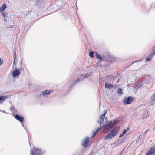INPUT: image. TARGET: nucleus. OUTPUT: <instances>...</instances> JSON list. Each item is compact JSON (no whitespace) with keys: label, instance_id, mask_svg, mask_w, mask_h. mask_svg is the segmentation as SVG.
<instances>
[{"label":"nucleus","instance_id":"obj_23","mask_svg":"<svg viewBox=\"0 0 155 155\" xmlns=\"http://www.w3.org/2000/svg\"><path fill=\"white\" fill-rule=\"evenodd\" d=\"M152 57H152V55H151V54L150 57L146 59L145 60L147 61H150L151 60Z\"/></svg>","mask_w":155,"mask_h":155},{"label":"nucleus","instance_id":"obj_36","mask_svg":"<svg viewBox=\"0 0 155 155\" xmlns=\"http://www.w3.org/2000/svg\"><path fill=\"white\" fill-rule=\"evenodd\" d=\"M147 131H148V130H146V131L145 132V133H144V134H146V133H147Z\"/></svg>","mask_w":155,"mask_h":155},{"label":"nucleus","instance_id":"obj_20","mask_svg":"<svg viewBox=\"0 0 155 155\" xmlns=\"http://www.w3.org/2000/svg\"><path fill=\"white\" fill-rule=\"evenodd\" d=\"M127 132V130L126 129H124L122 133L120 134L119 136V138H121L123 136L124 134H125Z\"/></svg>","mask_w":155,"mask_h":155},{"label":"nucleus","instance_id":"obj_14","mask_svg":"<svg viewBox=\"0 0 155 155\" xmlns=\"http://www.w3.org/2000/svg\"><path fill=\"white\" fill-rule=\"evenodd\" d=\"M102 128V127H101L98 128L96 130V131H94L93 132V136L92 137H94L95 136L96 134Z\"/></svg>","mask_w":155,"mask_h":155},{"label":"nucleus","instance_id":"obj_10","mask_svg":"<svg viewBox=\"0 0 155 155\" xmlns=\"http://www.w3.org/2000/svg\"><path fill=\"white\" fill-rule=\"evenodd\" d=\"M150 114V113L148 111H146L143 113L141 116V117L142 119L146 118Z\"/></svg>","mask_w":155,"mask_h":155},{"label":"nucleus","instance_id":"obj_18","mask_svg":"<svg viewBox=\"0 0 155 155\" xmlns=\"http://www.w3.org/2000/svg\"><path fill=\"white\" fill-rule=\"evenodd\" d=\"M6 5L4 4H3L2 6L0 8V11L1 12H3L4 10L6 9Z\"/></svg>","mask_w":155,"mask_h":155},{"label":"nucleus","instance_id":"obj_29","mask_svg":"<svg viewBox=\"0 0 155 155\" xmlns=\"http://www.w3.org/2000/svg\"><path fill=\"white\" fill-rule=\"evenodd\" d=\"M141 85L140 84V83H139L137 84V85L136 86V87L137 88V89H139V88H140V87H141Z\"/></svg>","mask_w":155,"mask_h":155},{"label":"nucleus","instance_id":"obj_37","mask_svg":"<svg viewBox=\"0 0 155 155\" xmlns=\"http://www.w3.org/2000/svg\"><path fill=\"white\" fill-rule=\"evenodd\" d=\"M122 152H123V151H122V152L121 153L119 154V155H121L122 154Z\"/></svg>","mask_w":155,"mask_h":155},{"label":"nucleus","instance_id":"obj_1","mask_svg":"<svg viewBox=\"0 0 155 155\" xmlns=\"http://www.w3.org/2000/svg\"><path fill=\"white\" fill-rule=\"evenodd\" d=\"M118 131V129L117 128L115 127L105 137L104 139L108 140V139H112L116 135Z\"/></svg>","mask_w":155,"mask_h":155},{"label":"nucleus","instance_id":"obj_31","mask_svg":"<svg viewBox=\"0 0 155 155\" xmlns=\"http://www.w3.org/2000/svg\"><path fill=\"white\" fill-rule=\"evenodd\" d=\"M101 61H98L97 63V66H98L99 65H101V64H100V62H101Z\"/></svg>","mask_w":155,"mask_h":155},{"label":"nucleus","instance_id":"obj_13","mask_svg":"<svg viewBox=\"0 0 155 155\" xmlns=\"http://www.w3.org/2000/svg\"><path fill=\"white\" fill-rule=\"evenodd\" d=\"M91 74H85V75H84V76H82V75L81 76V77L80 78V79H81L82 80H83L84 78H88L90 76H91Z\"/></svg>","mask_w":155,"mask_h":155},{"label":"nucleus","instance_id":"obj_12","mask_svg":"<svg viewBox=\"0 0 155 155\" xmlns=\"http://www.w3.org/2000/svg\"><path fill=\"white\" fill-rule=\"evenodd\" d=\"M6 98L7 97L6 96H0V104L3 103Z\"/></svg>","mask_w":155,"mask_h":155},{"label":"nucleus","instance_id":"obj_27","mask_svg":"<svg viewBox=\"0 0 155 155\" xmlns=\"http://www.w3.org/2000/svg\"><path fill=\"white\" fill-rule=\"evenodd\" d=\"M139 60H137V61H133V62H132L130 64H129V65H128L127 67H128L130 66L131 65L133 64L134 63H135V62H138V61H139Z\"/></svg>","mask_w":155,"mask_h":155},{"label":"nucleus","instance_id":"obj_32","mask_svg":"<svg viewBox=\"0 0 155 155\" xmlns=\"http://www.w3.org/2000/svg\"><path fill=\"white\" fill-rule=\"evenodd\" d=\"M2 15L5 18V13L2 12Z\"/></svg>","mask_w":155,"mask_h":155},{"label":"nucleus","instance_id":"obj_5","mask_svg":"<svg viewBox=\"0 0 155 155\" xmlns=\"http://www.w3.org/2000/svg\"><path fill=\"white\" fill-rule=\"evenodd\" d=\"M146 153L147 155H155V147L150 148Z\"/></svg>","mask_w":155,"mask_h":155},{"label":"nucleus","instance_id":"obj_7","mask_svg":"<svg viewBox=\"0 0 155 155\" xmlns=\"http://www.w3.org/2000/svg\"><path fill=\"white\" fill-rule=\"evenodd\" d=\"M107 112V111L104 110V113L100 117V120L98 122V123L100 124V125H101V124L103 122L105 118V115L106 114Z\"/></svg>","mask_w":155,"mask_h":155},{"label":"nucleus","instance_id":"obj_6","mask_svg":"<svg viewBox=\"0 0 155 155\" xmlns=\"http://www.w3.org/2000/svg\"><path fill=\"white\" fill-rule=\"evenodd\" d=\"M149 101L151 106L155 104V93L150 98Z\"/></svg>","mask_w":155,"mask_h":155},{"label":"nucleus","instance_id":"obj_26","mask_svg":"<svg viewBox=\"0 0 155 155\" xmlns=\"http://www.w3.org/2000/svg\"><path fill=\"white\" fill-rule=\"evenodd\" d=\"M80 81V79L79 78H77V79L76 80V81L72 84V86L73 85H75L76 84V83L77 82H78Z\"/></svg>","mask_w":155,"mask_h":155},{"label":"nucleus","instance_id":"obj_35","mask_svg":"<svg viewBox=\"0 0 155 155\" xmlns=\"http://www.w3.org/2000/svg\"><path fill=\"white\" fill-rule=\"evenodd\" d=\"M153 131L155 132V127L153 128Z\"/></svg>","mask_w":155,"mask_h":155},{"label":"nucleus","instance_id":"obj_17","mask_svg":"<svg viewBox=\"0 0 155 155\" xmlns=\"http://www.w3.org/2000/svg\"><path fill=\"white\" fill-rule=\"evenodd\" d=\"M95 53L96 58L98 59H99L100 61H102V59L101 56L97 52H96Z\"/></svg>","mask_w":155,"mask_h":155},{"label":"nucleus","instance_id":"obj_19","mask_svg":"<svg viewBox=\"0 0 155 155\" xmlns=\"http://www.w3.org/2000/svg\"><path fill=\"white\" fill-rule=\"evenodd\" d=\"M112 85L109 84L108 83H105V87L107 89H110L112 88Z\"/></svg>","mask_w":155,"mask_h":155},{"label":"nucleus","instance_id":"obj_8","mask_svg":"<svg viewBox=\"0 0 155 155\" xmlns=\"http://www.w3.org/2000/svg\"><path fill=\"white\" fill-rule=\"evenodd\" d=\"M20 74V71L18 69H16L13 72V77L15 78L16 76H18Z\"/></svg>","mask_w":155,"mask_h":155},{"label":"nucleus","instance_id":"obj_30","mask_svg":"<svg viewBox=\"0 0 155 155\" xmlns=\"http://www.w3.org/2000/svg\"><path fill=\"white\" fill-rule=\"evenodd\" d=\"M117 87V85H112V88L113 87L114 89H116Z\"/></svg>","mask_w":155,"mask_h":155},{"label":"nucleus","instance_id":"obj_15","mask_svg":"<svg viewBox=\"0 0 155 155\" xmlns=\"http://www.w3.org/2000/svg\"><path fill=\"white\" fill-rule=\"evenodd\" d=\"M114 60V57L112 56H109L106 59V61L109 62H112Z\"/></svg>","mask_w":155,"mask_h":155},{"label":"nucleus","instance_id":"obj_21","mask_svg":"<svg viewBox=\"0 0 155 155\" xmlns=\"http://www.w3.org/2000/svg\"><path fill=\"white\" fill-rule=\"evenodd\" d=\"M118 121L119 120H115L114 121L113 123H112V124L113 127L115 126L117 124Z\"/></svg>","mask_w":155,"mask_h":155},{"label":"nucleus","instance_id":"obj_9","mask_svg":"<svg viewBox=\"0 0 155 155\" xmlns=\"http://www.w3.org/2000/svg\"><path fill=\"white\" fill-rule=\"evenodd\" d=\"M89 140V138L88 137H87L84 140V142L81 143V145L84 147H86L88 144Z\"/></svg>","mask_w":155,"mask_h":155},{"label":"nucleus","instance_id":"obj_38","mask_svg":"<svg viewBox=\"0 0 155 155\" xmlns=\"http://www.w3.org/2000/svg\"><path fill=\"white\" fill-rule=\"evenodd\" d=\"M145 155H146V153H145Z\"/></svg>","mask_w":155,"mask_h":155},{"label":"nucleus","instance_id":"obj_33","mask_svg":"<svg viewBox=\"0 0 155 155\" xmlns=\"http://www.w3.org/2000/svg\"><path fill=\"white\" fill-rule=\"evenodd\" d=\"M3 62V61H2L1 59H0V65Z\"/></svg>","mask_w":155,"mask_h":155},{"label":"nucleus","instance_id":"obj_16","mask_svg":"<svg viewBox=\"0 0 155 155\" xmlns=\"http://www.w3.org/2000/svg\"><path fill=\"white\" fill-rule=\"evenodd\" d=\"M51 91L48 90H46L42 92V94L43 96H45V95L49 94Z\"/></svg>","mask_w":155,"mask_h":155},{"label":"nucleus","instance_id":"obj_22","mask_svg":"<svg viewBox=\"0 0 155 155\" xmlns=\"http://www.w3.org/2000/svg\"><path fill=\"white\" fill-rule=\"evenodd\" d=\"M94 52L93 51H91L89 53V55L90 57L92 58H93L94 57Z\"/></svg>","mask_w":155,"mask_h":155},{"label":"nucleus","instance_id":"obj_11","mask_svg":"<svg viewBox=\"0 0 155 155\" xmlns=\"http://www.w3.org/2000/svg\"><path fill=\"white\" fill-rule=\"evenodd\" d=\"M15 118L17 120L19 121L20 122H22L24 120V118L23 117H21L20 116L16 115L15 116Z\"/></svg>","mask_w":155,"mask_h":155},{"label":"nucleus","instance_id":"obj_28","mask_svg":"<svg viewBox=\"0 0 155 155\" xmlns=\"http://www.w3.org/2000/svg\"><path fill=\"white\" fill-rule=\"evenodd\" d=\"M14 63H13V64L15 65V60L16 58V53L15 51H14Z\"/></svg>","mask_w":155,"mask_h":155},{"label":"nucleus","instance_id":"obj_2","mask_svg":"<svg viewBox=\"0 0 155 155\" xmlns=\"http://www.w3.org/2000/svg\"><path fill=\"white\" fill-rule=\"evenodd\" d=\"M104 127L103 130V132L104 133H106L108 130H110L113 127L112 124V122L111 121H110L107 124L105 125H104L102 127Z\"/></svg>","mask_w":155,"mask_h":155},{"label":"nucleus","instance_id":"obj_24","mask_svg":"<svg viewBox=\"0 0 155 155\" xmlns=\"http://www.w3.org/2000/svg\"><path fill=\"white\" fill-rule=\"evenodd\" d=\"M152 51L153 53L151 54V55H152V57H153L155 54V46L153 48Z\"/></svg>","mask_w":155,"mask_h":155},{"label":"nucleus","instance_id":"obj_34","mask_svg":"<svg viewBox=\"0 0 155 155\" xmlns=\"http://www.w3.org/2000/svg\"><path fill=\"white\" fill-rule=\"evenodd\" d=\"M126 130H127L128 131L130 130V128H127Z\"/></svg>","mask_w":155,"mask_h":155},{"label":"nucleus","instance_id":"obj_25","mask_svg":"<svg viewBox=\"0 0 155 155\" xmlns=\"http://www.w3.org/2000/svg\"><path fill=\"white\" fill-rule=\"evenodd\" d=\"M122 89L121 88H119L118 89L117 93L120 94H123V93L121 92Z\"/></svg>","mask_w":155,"mask_h":155},{"label":"nucleus","instance_id":"obj_4","mask_svg":"<svg viewBox=\"0 0 155 155\" xmlns=\"http://www.w3.org/2000/svg\"><path fill=\"white\" fill-rule=\"evenodd\" d=\"M35 151L32 149L31 150V155H40L41 150L39 148H33Z\"/></svg>","mask_w":155,"mask_h":155},{"label":"nucleus","instance_id":"obj_3","mask_svg":"<svg viewBox=\"0 0 155 155\" xmlns=\"http://www.w3.org/2000/svg\"><path fill=\"white\" fill-rule=\"evenodd\" d=\"M133 100V98L131 96L126 97L123 101V104L124 105L130 104L132 102Z\"/></svg>","mask_w":155,"mask_h":155}]
</instances>
